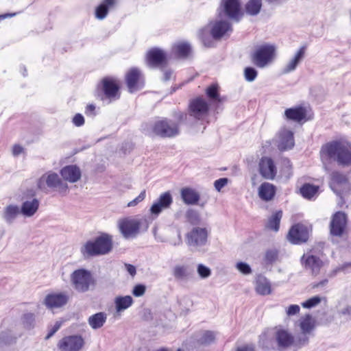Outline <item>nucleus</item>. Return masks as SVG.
Segmentation results:
<instances>
[{
  "label": "nucleus",
  "mask_w": 351,
  "mask_h": 351,
  "mask_svg": "<svg viewBox=\"0 0 351 351\" xmlns=\"http://www.w3.org/2000/svg\"><path fill=\"white\" fill-rule=\"evenodd\" d=\"M322 162L335 161L343 167L351 166V143L339 138L324 144L319 152Z\"/></svg>",
  "instance_id": "nucleus-1"
},
{
  "label": "nucleus",
  "mask_w": 351,
  "mask_h": 351,
  "mask_svg": "<svg viewBox=\"0 0 351 351\" xmlns=\"http://www.w3.org/2000/svg\"><path fill=\"white\" fill-rule=\"evenodd\" d=\"M112 237L102 233L94 240L88 241L81 248L84 257H93L108 254L112 249Z\"/></svg>",
  "instance_id": "nucleus-2"
},
{
  "label": "nucleus",
  "mask_w": 351,
  "mask_h": 351,
  "mask_svg": "<svg viewBox=\"0 0 351 351\" xmlns=\"http://www.w3.org/2000/svg\"><path fill=\"white\" fill-rule=\"evenodd\" d=\"M121 82L116 77L106 76L103 77L97 86V95L101 100L109 101L117 100L121 97Z\"/></svg>",
  "instance_id": "nucleus-3"
},
{
  "label": "nucleus",
  "mask_w": 351,
  "mask_h": 351,
  "mask_svg": "<svg viewBox=\"0 0 351 351\" xmlns=\"http://www.w3.org/2000/svg\"><path fill=\"white\" fill-rule=\"evenodd\" d=\"M71 282L74 289L79 293H85L93 289L96 280L91 272L85 269H78L71 274Z\"/></svg>",
  "instance_id": "nucleus-4"
},
{
  "label": "nucleus",
  "mask_w": 351,
  "mask_h": 351,
  "mask_svg": "<svg viewBox=\"0 0 351 351\" xmlns=\"http://www.w3.org/2000/svg\"><path fill=\"white\" fill-rule=\"evenodd\" d=\"M276 57V47L265 44L258 46L250 55L251 62L258 68H265L269 65Z\"/></svg>",
  "instance_id": "nucleus-5"
},
{
  "label": "nucleus",
  "mask_w": 351,
  "mask_h": 351,
  "mask_svg": "<svg viewBox=\"0 0 351 351\" xmlns=\"http://www.w3.org/2000/svg\"><path fill=\"white\" fill-rule=\"evenodd\" d=\"M151 132L161 138H173L180 134V125L171 119L160 118L153 123Z\"/></svg>",
  "instance_id": "nucleus-6"
},
{
  "label": "nucleus",
  "mask_w": 351,
  "mask_h": 351,
  "mask_svg": "<svg viewBox=\"0 0 351 351\" xmlns=\"http://www.w3.org/2000/svg\"><path fill=\"white\" fill-rule=\"evenodd\" d=\"M328 185L331 190L342 199L343 195L351 191V185L348 176L337 170L330 173Z\"/></svg>",
  "instance_id": "nucleus-7"
},
{
  "label": "nucleus",
  "mask_w": 351,
  "mask_h": 351,
  "mask_svg": "<svg viewBox=\"0 0 351 351\" xmlns=\"http://www.w3.org/2000/svg\"><path fill=\"white\" fill-rule=\"evenodd\" d=\"M311 228L304 223H297L291 226L287 238L294 245H300L306 242L309 238Z\"/></svg>",
  "instance_id": "nucleus-8"
},
{
  "label": "nucleus",
  "mask_w": 351,
  "mask_h": 351,
  "mask_svg": "<svg viewBox=\"0 0 351 351\" xmlns=\"http://www.w3.org/2000/svg\"><path fill=\"white\" fill-rule=\"evenodd\" d=\"M125 82L128 91L131 93L142 89L145 86L144 76L136 67H132L126 72Z\"/></svg>",
  "instance_id": "nucleus-9"
},
{
  "label": "nucleus",
  "mask_w": 351,
  "mask_h": 351,
  "mask_svg": "<svg viewBox=\"0 0 351 351\" xmlns=\"http://www.w3.org/2000/svg\"><path fill=\"white\" fill-rule=\"evenodd\" d=\"M141 221L132 217H124L118 221V227L125 238L136 237L140 230Z\"/></svg>",
  "instance_id": "nucleus-10"
},
{
  "label": "nucleus",
  "mask_w": 351,
  "mask_h": 351,
  "mask_svg": "<svg viewBox=\"0 0 351 351\" xmlns=\"http://www.w3.org/2000/svg\"><path fill=\"white\" fill-rule=\"evenodd\" d=\"M219 9V14L223 12L225 16L237 21L243 16L239 0H222Z\"/></svg>",
  "instance_id": "nucleus-11"
},
{
  "label": "nucleus",
  "mask_w": 351,
  "mask_h": 351,
  "mask_svg": "<svg viewBox=\"0 0 351 351\" xmlns=\"http://www.w3.org/2000/svg\"><path fill=\"white\" fill-rule=\"evenodd\" d=\"M348 223L347 215L343 211H337L331 217L330 232L332 235L341 237L346 232Z\"/></svg>",
  "instance_id": "nucleus-12"
},
{
  "label": "nucleus",
  "mask_w": 351,
  "mask_h": 351,
  "mask_svg": "<svg viewBox=\"0 0 351 351\" xmlns=\"http://www.w3.org/2000/svg\"><path fill=\"white\" fill-rule=\"evenodd\" d=\"M189 114L196 119L202 120L209 112V105L202 97H197L190 101L189 105Z\"/></svg>",
  "instance_id": "nucleus-13"
},
{
  "label": "nucleus",
  "mask_w": 351,
  "mask_h": 351,
  "mask_svg": "<svg viewBox=\"0 0 351 351\" xmlns=\"http://www.w3.org/2000/svg\"><path fill=\"white\" fill-rule=\"evenodd\" d=\"M84 345L83 338L80 335H70L62 338L58 343L60 351H80Z\"/></svg>",
  "instance_id": "nucleus-14"
},
{
  "label": "nucleus",
  "mask_w": 351,
  "mask_h": 351,
  "mask_svg": "<svg viewBox=\"0 0 351 351\" xmlns=\"http://www.w3.org/2000/svg\"><path fill=\"white\" fill-rule=\"evenodd\" d=\"M284 114L287 120L292 121L298 123H303L311 119V117L308 116L307 108L301 105L287 108L285 110Z\"/></svg>",
  "instance_id": "nucleus-15"
},
{
  "label": "nucleus",
  "mask_w": 351,
  "mask_h": 351,
  "mask_svg": "<svg viewBox=\"0 0 351 351\" xmlns=\"http://www.w3.org/2000/svg\"><path fill=\"white\" fill-rule=\"evenodd\" d=\"M258 171L261 176L269 180L275 179L277 174V168L272 158L263 156L258 162Z\"/></svg>",
  "instance_id": "nucleus-16"
},
{
  "label": "nucleus",
  "mask_w": 351,
  "mask_h": 351,
  "mask_svg": "<svg viewBox=\"0 0 351 351\" xmlns=\"http://www.w3.org/2000/svg\"><path fill=\"white\" fill-rule=\"evenodd\" d=\"M315 326V321L310 314H306L300 319V327L303 335L297 338V345L304 346L308 342L306 334L310 333Z\"/></svg>",
  "instance_id": "nucleus-17"
},
{
  "label": "nucleus",
  "mask_w": 351,
  "mask_h": 351,
  "mask_svg": "<svg viewBox=\"0 0 351 351\" xmlns=\"http://www.w3.org/2000/svg\"><path fill=\"white\" fill-rule=\"evenodd\" d=\"M146 60L150 66H164L167 63V55L160 49L152 48L147 52Z\"/></svg>",
  "instance_id": "nucleus-18"
},
{
  "label": "nucleus",
  "mask_w": 351,
  "mask_h": 351,
  "mask_svg": "<svg viewBox=\"0 0 351 351\" xmlns=\"http://www.w3.org/2000/svg\"><path fill=\"white\" fill-rule=\"evenodd\" d=\"M69 300V295L64 293H52L46 295L44 304L49 309L58 308L66 305Z\"/></svg>",
  "instance_id": "nucleus-19"
},
{
  "label": "nucleus",
  "mask_w": 351,
  "mask_h": 351,
  "mask_svg": "<svg viewBox=\"0 0 351 351\" xmlns=\"http://www.w3.org/2000/svg\"><path fill=\"white\" fill-rule=\"evenodd\" d=\"M301 262L305 269L309 270L312 275L317 276L323 267L322 261L317 256L311 254H304Z\"/></svg>",
  "instance_id": "nucleus-20"
},
{
  "label": "nucleus",
  "mask_w": 351,
  "mask_h": 351,
  "mask_svg": "<svg viewBox=\"0 0 351 351\" xmlns=\"http://www.w3.org/2000/svg\"><path fill=\"white\" fill-rule=\"evenodd\" d=\"M173 203V197L169 191L162 193L150 208L152 215H158L163 210L169 208Z\"/></svg>",
  "instance_id": "nucleus-21"
},
{
  "label": "nucleus",
  "mask_w": 351,
  "mask_h": 351,
  "mask_svg": "<svg viewBox=\"0 0 351 351\" xmlns=\"http://www.w3.org/2000/svg\"><path fill=\"white\" fill-rule=\"evenodd\" d=\"M208 232L206 228H194L186 234L189 245H202L207 241Z\"/></svg>",
  "instance_id": "nucleus-22"
},
{
  "label": "nucleus",
  "mask_w": 351,
  "mask_h": 351,
  "mask_svg": "<svg viewBox=\"0 0 351 351\" xmlns=\"http://www.w3.org/2000/svg\"><path fill=\"white\" fill-rule=\"evenodd\" d=\"M279 350L291 346L294 343V337L287 330L282 328H276L274 335Z\"/></svg>",
  "instance_id": "nucleus-23"
},
{
  "label": "nucleus",
  "mask_w": 351,
  "mask_h": 351,
  "mask_svg": "<svg viewBox=\"0 0 351 351\" xmlns=\"http://www.w3.org/2000/svg\"><path fill=\"white\" fill-rule=\"evenodd\" d=\"M62 184V180L56 173H49L43 175L38 181V187L40 190H45L47 187L56 188Z\"/></svg>",
  "instance_id": "nucleus-24"
},
{
  "label": "nucleus",
  "mask_w": 351,
  "mask_h": 351,
  "mask_svg": "<svg viewBox=\"0 0 351 351\" xmlns=\"http://www.w3.org/2000/svg\"><path fill=\"white\" fill-rule=\"evenodd\" d=\"M278 147L281 151L290 149L294 146L293 133L286 128L282 129L278 133Z\"/></svg>",
  "instance_id": "nucleus-25"
},
{
  "label": "nucleus",
  "mask_w": 351,
  "mask_h": 351,
  "mask_svg": "<svg viewBox=\"0 0 351 351\" xmlns=\"http://www.w3.org/2000/svg\"><path fill=\"white\" fill-rule=\"evenodd\" d=\"M258 196L265 202H269L274 199L276 194V187L269 182H263L258 187Z\"/></svg>",
  "instance_id": "nucleus-26"
},
{
  "label": "nucleus",
  "mask_w": 351,
  "mask_h": 351,
  "mask_svg": "<svg viewBox=\"0 0 351 351\" xmlns=\"http://www.w3.org/2000/svg\"><path fill=\"white\" fill-rule=\"evenodd\" d=\"M255 291L261 295H269L271 293V285L268 279L262 274L256 276L254 281Z\"/></svg>",
  "instance_id": "nucleus-27"
},
{
  "label": "nucleus",
  "mask_w": 351,
  "mask_h": 351,
  "mask_svg": "<svg viewBox=\"0 0 351 351\" xmlns=\"http://www.w3.org/2000/svg\"><path fill=\"white\" fill-rule=\"evenodd\" d=\"M60 174L64 180L70 182H75L81 178V171L75 165H67L60 171Z\"/></svg>",
  "instance_id": "nucleus-28"
},
{
  "label": "nucleus",
  "mask_w": 351,
  "mask_h": 351,
  "mask_svg": "<svg viewBox=\"0 0 351 351\" xmlns=\"http://www.w3.org/2000/svg\"><path fill=\"white\" fill-rule=\"evenodd\" d=\"M180 195L183 202L187 205L197 204L200 195L194 189L191 187H184L180 190Z\"/></svg>",
  "instance_id": "nucleus-29"
},
{
  "label": "nucleus",
  "mask_w": 351,
  "mask_h": 351,
  "mask_svg": "<svg viewBox=\"0 0 351 351\" xmlns=\"http://www.w3.org/2000/svg\"><path fill=\"white\" fill-rule=\"evenodd\" d=\"M117 0H103L95 9V17L102 20L107 16L110 10L116 6Z\"/></svg>",
  "instance_id": "nucleus-30"
},
{
  "label": "nucleus",
  "mask_w": 351,
  "mask_h": 351,
  "mask_svg": "<svg viewBox=\"0 0 351 351\" xmlns=\"http://www.w3.org/2000/svg\"><path fill=\"white\" fill-rule=\"evenodd\" d=\"M232 30L231 24L226 21H217L211 29V34L215 39L221 38L226 32Z\"/></svg>",
  "instance_id": "nucleus-31"
},
{
  "label": "nucleus",
  "mask_w": 351,
  "mask_h": 351,
  "mask_svg": "<svg viewBox=\"0 0 351 351\" xmlns=\"http://www.w3.org/2000/svg\"><path fill=\"white\" fill-rule=\"evenodd\" d=\"M319 191V186L310 184V183H304L300 188V193L301 195L308 200H312L315 199Z\"/></svg>",
  "instance_id": "nucleus-32"
},
{
  "label": "nucleus",
  "mask_w": 351,
  "mask_h": 351,
  "mask_svg": "<svg viewBox=\"0 0 351 351\" xmlns=\"http://www.w3.org/2000/svg\"><path fill=\"white\" fill-rule=\"evenodd\" d=\"M172 53L180 58H186L191 53V45L185 42L174 44L171 48Z\"/></svg>",
  "instance_id": "nucleus-33"
},
{
  "label": "nucleus",
  "mask_w": 351,
  "mask_h": 351,
  "mask_svg": "<svg viewBox=\"0 0 351 351\" xmlns=\"http://www.w3.org/2000/svg\"><path fill=\"white\" fill-rule=\"evenodd\" d=\"M38 200L33 199L32 201H26L23 202L21 211L25 216L31 217L38 210Z\"/></svg>",
  "instance_id": "nucleus-34"
},
{
  "label": "nucleus",
  "mask_w": 351,
  "mask_h": 351,
  "mask_svg": "<svg viewBox=\"0 0 351 351\" xmlns=\"http://www.w3.org/2000/svg\"><path fill=\"white\" fill-rule=\"evenodd\" d=\"M282 217V211L281 210L274 212L268 219L266 225L267 228L274 232H278L280 229V223Z\"/></svg>",
  "instance_id": "nucleus-35"
},
{
  "label": "nucleus",
  "mask_w": 351,
  "mask_h": 351,
  "mask_svg": "<svg viewBox=\"0 0 351 351\" xmlns=\"http://www.w3.org/2000/svg\"><path fill=\"white\" fill-rule=\"evenodd\" d=\"M106 315L103 312L95 313L88 318V324L93 329L101 328L106 321Z\"/></svg>",
  "instance_id": "nucleus-36"
},
{
  "label": "nucleus",
  "mask_w": 351,
  "mask_h": 351,
  "mask_svg": "<svg viewBox=\"0 0 351 351\" xmlns=\"http://www.w3.org/2000/svg\"><path fill=\"white\" fill-rule=\"evenodd\" d=\"M134 300L130 295L118 296L115 298L114 304L118 312L123 311L132 305Z\"/></svg>",
  "instance_id": "nucleus-37"
},
{
  "label": "nucleus",
  "mask_w": 351,
  "mask_h": 351,
  "mask_svg": "<svg viewBox=\"0 0 351 351\" xmlns=\"http://www.w3.org/2000/svg\"><path fill=\"white\" fill-rule=\"evenodd\" d=\"M261 8V0H249L245 5L246 13L251 16L257 15L260 12Z\"/></svg>",
  "instance_id": "nucleus-38"
},
{
  "label": "nucleus",
  "mask_w": 351,
  "mask_h": 351,
  "mask_svg": "<svg viewBox=\"0 0 351 351\" xmlns=\"http://www.w3.org/2000/svg\"><path fill=\"white\" fill-rule=\"evenodd\" d=\"M219 89L220 87L219 84L214 83L206 88L205 93L210 99L221 102V99H220Z\"/></svg>",
  "instance_id": "nucleus-39"
},
{
  "label": "nucleus",
  "mask_w": 351,
  "mask_h": 351,
  "mask_svg": "<svg viewBox=\"0 0 351 351\" xmlns=\"http://www.w3.org/2000/svg\"><path fill=\"white\" fill-rule=\"evenodd\" d=\"M20 213L17 206L9 205L5 208L4 218L8 221H12Z\"/></svg>",
  "instance_id": "nucleus-40"
},
{
  "label": "nucleus",
  "mask_w": 351,
  "mask_h": 351,
  "mask_svg": "<svg viewBox=\"0 0 351 351\" xmlns=\"http://www.w3.org/2000/svg\"><path fill=\"white\" fill-rule=\"evenodd\" d=\"M244 77L247 82H253L258 75L257 71L251 66L245 67L244 69Z\"/></svg>",
  "instance_id": "nucleus-41"
},
{
  "label": "nucleus",
  "mask_w": 351,
  "mask_h": 351,
  "mask_svg": "<svg viewBox=\"0 0 351 351\" xmlns=\"http://www.w3.org/2000/svg\"><path fill=\"white\" fill-rule=\"evenodd\" d=\"M321 302V298L319 296L312 297L305 302L302 303V306L305 308H311L319 304Z\"/></svg>",
  "instance_id": "nucleus-42"
},
{
  "label": "nucleus",
  "mask_w": 351,
  "mask_h": 351,
  "mask_svg": "<svg viewBox=\"0 0 351 351\" xmlns=\"http://www.w3.org/2000/svg\"><path fill=\"white\" fill-rule=\"evenodd\" d=\"M271 340L269 338L268 334L264 332L259 337V343L265 349L269 350L271 348L270 346Z\"/></svg>",
  "instance_id": "nucleus-43"
},
{
  "label": "nucleus",
  "mask_w": 351,
  "mask_h": 351,
  "mask_svg": "<svg viewBox=\"0 0 351 351\" xmlns=\"http://www.w3.org/2000/svg\"><path fill=\"white\" fill-rule=\"evenodd\" d=\"M278 252L276 250H268L267 251L265 256V261L267 263H273L278 258Z\"/></svg>",
  "instance_id": "nucleus-44"
},
{
  "label": "nucleus",
  "mask_w": 351,
  "mask_h": 351,
  "mask_svg": "<svg viewBox=\"0 0 351 351\" xmlns=\"http://www.w3.org/2000/svg\"><path fill=\"white\" fill-rule=\"evenodd\" d=\"M236 267L243 274L247 275L252 273L251 267L245 263L239 262L237 263Z\"/></svg>",
  "instance_id": "nucleus-45"
},
{
  "label": "nucleus",
  "mask_w": 351,
  "mask_h": 351,
  "mask_svg": "<svg viewBox=\"0 0 351 351\" xmlns=\"http://www.w3.org/2000/svg\"><path fill=\"white\" fill-rule=\"evenodd\" d=\"M146 196V192L145 190H143L141 192V193L133 200L129 202L128 203V207H134L138 204L140 202H143Z\"/></svg>",
  "instance_id": "nucleus-46"
},
{
  "label": "nucleus",
  "mask_w": 351,
  "mask_h": 351,
  "mask_svg": "<svg viewBox=\"0 0 351 351\" xmlns=\"http://www.w3.org/2000/svg\"><path fill=\"white\" fill-rule=\"evenodd\" d=\"M306 47L302 46L301 47L298 51L295 54L294 57L292 58L293 60L296 62L298 64L304 58L305 53H306Z\"/></svg>",
  "instance_id": "nucleus-47"
},
{
  "label": "nucleus",
  "mask_w": 351,
  "mask_h": 351,
  "mask_svg": "<svg viewBox=\"0 0 351 351\" xmlns=\"http://www.w3.org/2000/svg\"><path fill=\"white\" fill-rule=\"evenodd\" d=\"M146 291V287L141 284H138L134 287L132 294L135 297H141L143 295Z\"/></svg>",
  "instance_id": "nucleus-48"
},
{
  "label": "nucleus",
  "mask_w": 351,
  "mask_h": 351,
  "mask_svg": "<svg viewBox=\"0 0 351 351\" xmlns=\"http://www.w3.org/2000/svg\"><path fill=\"white\" fill-rule=\"evenodd\" d=\"M215 339V335L212 331H206L201 339L203 343H210L213 342Z\"/></svg>",
  "instance_id": "nucleus-49"
},
{
  "label": "nucleus",
  "mask_w": 351,
  "mask_h": 351,
  "mask_svg": "<svg viewBox=\"0 0 351 351\" xmlns=\"http://www.w3.org/2000/svg\"><path fill=\"white\" fill-rule=\"evenodd\" d=\"M173 275L178 279L183 278L186 276V269L184 266H176L173 270Z\"/></svg>",
  "instance_id": "nucleus-50"
},
{
  "label": "nucleus",
  "mask_w": 351,
  "mask_h": 351,
  "mask_svg": "<svg viewBox=\"0 0 351 351\" xmlns=\"http://www.w3.org/2000/svg\"><path fill=\"white\" fill-rule=\"evenodd\" d=\"M197 272L203 278L208 277L211 274L210 269L202 264L197 266Z\"/></svg>",
  "instance_id": "nucleus-51"
},
{
  "label": "nucleus",
  "mask_w": 351,
  "mask_h": 351,
  "mask_svg": "<svg viewBox=\"0 0 351 351\" xmlns=\"http://www.w3.org/2000/svg\"><path fill=\"white\" fill-rule=\"evenodd\" d=\"M228 180L226 178H219L215 181L214 186L217 191H220L228 184Z\"/></svg>",
  "instance_id": "nucleus-52"
},
{
  "label": "nucleus",
  "mask_w": 351,
  "mask_h": 351,
  "mask_svg": "<svg viewBox=\"0 0 351 351\" xmlns=\"http://www.w3.org/2000/svg\"><path fill=\"white\" fill-rule=\"evenodd\" d=\"M298 64L295 62L293 59H291L287 65L283 68L282 73L284 74L289 73L293 71H294L298 66Z\"/></svg>",
  "instance_id": "nucleus-53"
},
{
  "label": "nucleus",
  "mask_w": 351,
  "mask_h": 351,
  "mask_svg": "<svg viewBox=\"0 0 351 351\" xmlns=\"http://www.w3.org/2000/svg\"><path fill=\"white\" fill-rule=\"evenodd\" d=\"M61 325H62L61 322H56L55 325L49 329V330L45 339L46 340H47L49 338H51L60 329Z\"/></svg>",
  "instance_id": "nucleus-54"
},
{
  "label": "nucleus",
  "mask_w": 351,
  "mask_h": 351,
  "mask_svg": "<svg viewBox=\"0 0 351 351\" xmlns=\"http://www.w3.org/2000/svg\"><path fill=\"white\" fill-rule=\"evenodd\" d=\"M84 118L80 114H76L73 118V123L77 127H80L84 124Z\"/></svg>",
  "instance_id": "nucleus-55"
},
{
  "label": "nucleus",
  "mask_w": 351,
  "mask_h": 351,
  "mask_svg": "<svg viewBox=\"0 0 351 351\" xmlns=\"http://www.w3.org/2000/svg\"><path fill=\"white\" fill-rule=\"evenodd\" d=\"M300 308L297 304H291L287 309V314L289 316L298 314L300 313Z\"/></svg>",
  "instance_id": "nucleus-56"
},
{
  "label": "nucleus",
  "mask_w": 351,
  "mask_h": 351,
  "mask_svg": "<svg viewBox=\"0 0 351 351\" xmlns=\"http://www.w3.org/2000/svg\"><path fill=\"white\" fill-rule=\"evenodd\" d=\"M235 351H256V348L254 344L249 343L238 347Z\"/></svg>",
  "instance_id": "nucleus-57"
},
{
  "label": "nucleus",
  "mask_w": 351,
  "mask_h": 351,
  "mask_svg": "<svg viewBox=\"0 0 351 351\" xmlns=\"http://www.w3.org/2000/svg\"><path fill=\"white\" fill-rule=\"evenodd\" d=\"M85 114L87 116L95 115V106L93 104H88L85 108Z\"/></svg>",
  "instance_id": "nucleus-58"
},
{
  "label": "nucleus",
  "mask_w": 351,
  "mask_h": 351,
  "mask_svg": "<svg viewBox=\"0 0 351 351\" xmlns=\"http://www.w3.org/2000/svg\"><path fill=\"white\" fill-rule=\"evenodd\" d=\"M23 152V148L19 145H14L12 148V154L14 156H19Z\"/></svg>",
  "instance_id": "nucleus-59"
},
{
  "label": "nucleus",
  "mask_w": 351,
  "mask_h": 351,
  "mask_svg": "<svg viewBox=\"0 0 351 351\" xmlns=\"http://www.w3.org/2000/svg\"><path fill=\"white\" fill-rule=\"evenodd\" d=\"M125 267H126V269H127L128 272L132 276H135V274L136 273V267L134 265H130V264H126L125 265Z\"/></svg>",
  "instance_id": "nucleus-60"
},
{
  "label": "nucleus",
  "mask_w": 351,
  "mask_h": 351,
  "mask_svg": "<svg viewBox=\"0 0 351 351\" xmlns=\"http://www.w3.org/2000/svg\"><path fill=\"white\" fill-rule=\"evenodd\" d=\"M283 164L285 166V168L287 169V171H290L292 169V165L291 163V161L285 158L283 160Z\"/></svg>",
  "instance_id": "nucleus-61"
},
{
  "label": "nucleus",
  "mask_w": 351,
  "mask_h": 351,
  "mask_svg": "<svg viewBox=\"0 0 351 351\" xmlns=\"http://www.w3.org/2000/svg\"><path fill=\"white\" fill-rule=\"evenodd\" d=\"M206 29H202L200 30L199 33V36L200 38V39L205 43V38H204V32H205Z\"/></svg>",
  "instance_id": "nucleus-62"
},
{
  "label": "nucleus",
  "mask_w": 351,
  "mask_h": 351,
  "mask_svg": "<svg viewBox=\"0 0 351 351\" xmlns=\"http://www.w3.org/2000/svg\"><path fill=\"white\" fill-rule=\"evenodd\" d=\"M15 14H2V15H0V19H5L6 17L8 16H14Z\"/></svg>",
  "instance_id": "nucleus-63"
},
{
  "label": "nucleus",
  "mask_w": 351,
  "mask_h": 351,
  "mask_svg": "<svg viewBox=\"0 0 351 351\" xmlns=\"http://www.w3.org/2000/svg\"><path fill=\"white\" fill-rule=\"evenodd\" d=\"M186 114L185 113H180V116H179V119L181 120V119H186Z\"/></svg>",
  "instance_id": "nucleus-64"
}]
</instances>
